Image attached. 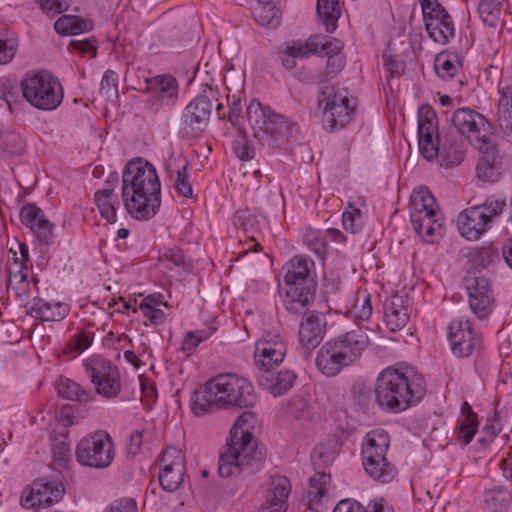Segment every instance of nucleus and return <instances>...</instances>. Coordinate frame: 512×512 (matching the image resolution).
<instances>
[{
  "label": "nucleus",
  "instance_id": "de8ad7c7",
  "mask_svg": "<svg viewBox=\"0 0 512 512\" xmlns=\"http://www.w3.org/2000/svg\"><path fill=\"white\" fill-rule=\"evenodd\" d=\"M331 476L325 472H316L309 481L307 490V500L310 504L319 503L327 493V484L330 482Z\"/></svg>",
  "mask_w": 512,
  "mask_h": 512
},
{
  "label": "nucleus",
  "instance_id": "f3484780",
  "mask_svg": "<svg viewBox=\"0 0 512 512\" xmlns=\"http://www.w3.org/2000/svg\"><path fill=\"white\" fill-rule=\"evenodd\" d=\"M159 482L164 490L173 492L183 482L184 456L176 447H168L162 454Z\"/></svg>",
  "mask_w": 512,
  "mask_h": 512
},
{
  "label": "nucleus",
  "instance_id": "864d4df0",
  "mask_svg": "<svg viewBox=\"0 0 512 512\" xmlns=\"http://www.w3.org/2000/svg\"><path fill=\"white\" fill-rule=\"evenodd\" d=\"M335 458V447L325 443L317 445L311 454V461L316 468H324L331 465Z\"/></svg>",
  "mask_w": 512,
  "mask_h": 512
},
{
  "label": "nucleus",
  "instance_id": "3c124183",
  "mask_svg": "<svg viewBox=\"0 0 512 512\" xmlns=\"http://www.w3.org/2000/svg\"><path fill=\"white\" fill-rule=\"evenodd\" d=\"M460 65L457 57L451 54L440 53L435 60V71L442 79H451L459 71Z\"/></svg>",
  "mask_w": 512,
  "mask_h": 512
},
{
  "label": "nucleus",
  "instance_id": "f03ea898",
  "mask_svg": "<svg viewBox=\"0 0 512 512\" xmlns=\"http://www.w3.org/2000/svg\"><path fill=\"white\" fill-rule=\"evenodd\" d=\"M424 394L425 381L413 368L388 367L376 379V401L386 410L403 411L417 404Z\"/></svg>",
  "mask_w": 512,
  "mask_h": 512
},
{
  "label": "nucleus",
  "instance_id": "09e8293b",
  "mask_svg": "<svg viewBox=\"0 0 512 512\" xmlns=\"http://www.w3.org/2000/svg\"><path fill=\"white\" fill-rule=\"evenodd\" d=\"M316 38L310 36L305 42L292 41L286 44L284 48V56L296 59L308 58L312 54L317 53Z\"/></svg>",
  "mask_w": 512,
  "mask_h": 512
},
{
  "label": "nucleus",
  "instance_id": "20e7f679",
  "mask_svg": "<svg viewBox=\"0 0 512 512\" xmlns=\"http://www.w3.org/2000/svg\"><path fill=\"white\" fill-rule=\"evenodd\" d=\"M252 417L244 413L237 418L231 431L227 450L220 455L219 474L228 478L244 470L253 472L259 468L263 461V453L257 447V442L248 430L242 428L247 418Z\"/></svg>",
  "mask_w": 512,
  "mask_h": 512
},
{
  "label": "nucleus",
  "instance_id": "7c9ffc66",
  "mask_svg": "<svg viewBox=\"0 0 512 512\" xmlns=\"http://www.w3.org/2000/svg\"><path fill=\"white\" fill-rule=\"evenodd\" d=\"M362 460L365 471L376 480L387 483L396 475V470L387 460L386 455L376 457L374 454L364 452Z\"/></svg>",
  "mask_w": 512,
  "mask_h": 512
},
{
  "label": "nucleus",
  "instance_id": "2f4dec72",
  "mask_svg": "<svg viewBox=\"0 0 512 512\" xmlns=\"http://www.w3.org/2000/svg\"><path fill=\"white\" fill-rule=\"evenodd\" d=\"M283 303L293 313H302L313 301V292L308 285H285Z\"/></svg>",
  "mask_w": 512,
  "mask_h": 512
},
{
  "label": "nucleus",
  "instance_id": "f704fd0d",
  "mask_svg": "<svg viewBox=\"0 0 512 512\" xmlns=\"http://www.w3.org/2000/svg\"><path fill=\"white\" fill-rule=\"evenodd\" d=\"M9 296H13L26 308L31 294V287L28 280L27 267H18V270L10 269L9 283L7 288Z\"/></svg>",
  "mask_w": 512,
  "mask_h": 512
},
{
  "label": "nucleus",
  "instance_id": "9b49d317",
  "mask_svg": "<svg viewBox=\"0 0 512 512\" xmlns=\"http://www.w3.org/2000/svg\"><path fill=\"white\" fill-rule=\"evenodd\" d=\"M214 106L218 112L222 109V104L218 102V92L209 88L185 107L182 115L183 130L192 135L204 131Z\"/></svg>",
  "mask_w": 512,
  "mask_h": 512
},
{
  "label": "nucleus",
  "instance_id": "13d9d810",
  "mask_svg": "<svg viewBox=\"0 0 512 512\" xmlns=\"http://www.w3.org/2000/svg\"><path fill=\"white\" fill-rule=\"evenodd\" d=\"M478 429V421L474 420L473 416L469 419H462L459 421V428L457 438L464 445H468L474 438Z\"/></svg>",
  "mask_w": 512,
  "mask_h": 512
},
{
  "label": "nucleus",
  "instance_id": "e2e57ef3",
  "mask_svg": "<svg viewBox=\"0 0 512 512\" xmlns=\"http://www.w3.org/2000/svg\"><path fill=\"white\" fill-rule=\"evenodd\" d=\"M287 410L293 417L301 418L309 414L310 405L304 397L294 396L289 400Z\"/></svg>",
  "mask_w": 512,
  "mask_h": 512
},
{
  "label": "nucleus",
  "instance_id": "a18cd8bd",
  "mask_svg": "<svg viewBox=\"0 0 512 512\" xmlns=\"http://www.w3.org/2000/svg\"><path fill=\"white\" fill-rule=\"evenodd\" d=\"M349 101L351 100L348 97L347 90L333 84L323 85L318 99L319 106L322 107V109L331 108Z\"/></svg>",
  "mask_w": 512,
  "mask_h": 512
},
{
  "label": "nucleus",
  "instance_id": "603ef678",
  "mask_svg": "<svg viewBox=\"0 0 512 512\" xmlns=\"http://www.w3.org/2000/svg\"><path fill=\"white\" fill-rule=\"evenodd\" d=\"M343 228L351 233L357 234L364 227V217L359 208L350 205L342 213Z\"/></svg>",
  "mask_w": 512,
  "mask_h": 512
},
{
  "label": "nucleus",
  "instance_id": "ddd939ff",
  "mask_svg": "<svg viewBox=\"0 0 512 512\" xmlns=\"http://www.w3.org/2000/svg\"><path fill=\"white\" fill-rule=\"evenodd\" d=\"M84 369L98 395L111 399L120 394V374L109 361L93 359L84 363Z\"/></svg>",
  "mask_w": 512,
  "mask_h": 512
},
{
  "label": "nucleus",
  "instance_id": "0e129e2a",
  "mask_svg": "<svg viewBox=\"0 0 512 512\" xmlns=\"http://www.w3.org/2000/svg\"><path fill=\"white\" fill-rule=\"evenodd\" d=\"M174 187L178 194L184 197H192L193 189L187 173V165L177 171V178Z\"/></svg>",
  "mask_w": 512,
  "mask_h": 512
},
{
  "label": "nucleus",
  "instance_id": "052dcab7",
  "mask_svg": "<svg viewBox=\"0 0 512 512\" xmlns=\"http://www.w3.org/2000/svg\"><path fill=\"white\" fill-rule=\"evenodd\" d=\"M505 206L506 201L504 199H495L491 197L487 198L481 205H476L475 207H481V210L486 213L490 225L492 219L500 215Z\"/></svg>",
  "mask_w": 512,
  "mask_h": 512
},
{
  "label": "nucleus",
  "instance_id": "6e6552de",
  "mask_svg": "<svg viewBox=\"0 0 512 512\" xmlns=\"http://www.w3.org/2000/svg\"><path fill=\"white\" fill-rule=\"evenodd\" d=\"M78 463L85 467L104 469L109 467L115 456V447L110 435L102 430L82 438L76 446Z\"/></svg>",
  "mask_w": 512,
  "mask_h": 512
},
{
  "label": "nucleus",
  "instance_id": "0eeeda50",
  "mask_svg": "<svg viewBox=\"0 0 512 512\" xmlns=\"http://www.w3.org/2000/svg\"><path fill=\"white\" fill-rule=\"evenodd\" d=\"M211 391L216 392L218 407L247 408L257 401L253 384L245 377L235 373L219 374L210 379Z\"/></svg>",
  "mask_w": 512,
  "mask_h": 512
},
{
  "label": "nucleus",
  "instance_id": "dca6fc26",
  "mask_svg": "<svg viewBox=\"0 0 512 512\" xmlns=\"http://www.w3.org/2000/svg\"><path fill=\"white\" fill-rule=\"evenodd\" d=\"M147 92L150 94L148 108L158 113L164 107L171 108L178 98V82L170 75H158L147 80Z\"/></svg>",
  "mask_w": 512,
  "mask_h": 512
},
{
  "label": "nucleus",
  "instance_id": "ea45409f",
  "mask_svg": "<svg viewBox=\"0 0 512 512\" xmlns=\"http://www.w3.org/2000/svg\"><path fill=\"white\" fill-rule=\"evenodd\" d=\"M57 391L63 398L70 401L85 403L92 401L94 398V395L84 389L80 384L64 377L59 379L57 383Z\"/></svg>",
  "mask_w": 512,
  "mask_h": 512
},
{
  "label": "nucleus",
  "instance_id": "39448f33",
  "mask_svg": "<svg viewBox=\"0 0 512 512\" xmlns=\"http://www.w3.org/2000/svg\"><path fill=\"white\" fill-rule=\"evenodd\" d=\"M247 120L253 136L267 145L283 142L298 130L290 118L263 106L256 99L251 100L247 107Z\"/></svg>",
  "mask_w": 512,
  "mask_h": 512
},
{
  "label": "nucleus",
  "instance_id": "8fccbe9b",
  "mask_svg": "<svg viewBox=\"0 0 512 512\" xmlns=\"http://www.w3.org/2000/svg\"><path fill=\"white\" fill-rule=\"evenodd\" d=\"M24 148L25 142L17 132L9 128L0 129L1 150L12 155H17L21 154Z\"/></svg>",
  "mask_w": 512,
  "mask_h": 512
},
{
  "label": "nucleus",
  "instance_id": "cd10ccee",
  "mask_svg": "<svg viewBox=\"0 0 512 512\" xmlns=\"http://www.w3.org/2000/svg\"><path fill=\"white\" fill-rule=\"evenodd\" d=\"M296 374L291 370L272 371V369L261 370L258 376L259 385L273 396L285 394L293 386Z\"/></svg>",
  "mask_w": 512,
  "mask_h": 512
},
{
  "label": "nucleus",
  "instance_id": "79ce46f5",
  "mask_svg": "<svg viewBox=\"0 0 512 512\" xmlns=\"http://www.w3.org/2000/svg\"><path fill=\"white\" fill-rule=\"evenodd\" d=\"M255 20L268 28H276L280 24L279 10L270 0L257 3L253 8Z\"/></svg>",
  "mask_w": 512,
  "mask_h": 512
},
{
  "label": "nucleus",
  "instance_id": "412c9836",
  "mask_svg": "<svg viewBox=\"0 0 512 512\" xmlns=\"http://www.w3.org/2000/svg\"><path fill=\"white\" fill-rule=\"evenodd\" d=\"M118 184L119 176L116 172H112L106 178L104 187L97 190L94 194V202L101 217L110 224L117 222V211L120 207V201L115 188Z\"/></svg>",
  "mask_w": 512,
  "mask_h": 512
},
{
  "label": "nucleus",
  "instance_id": "e433bc0d",
  "mask_svg": "<svg viewBox=\"0 0 512 512\" xmlns=\"http://www.w3.org/2000/svg\"><path fill=\"white\" fill-rule=\"evenodd\" d=\"M353 110L354 104L351 101L323 108V121L331 130L343 128L350 122Z\"/></svg>",
  "mask_w": 512,
  "mask_h": 512
},
{
  "label": "nucleus",
  "instance_id": "680f3d73",
  "mask_svg": "<svg viewBox=\"0 0 512 512\" xmlns=\"http://www.w3.org/2000/svg\"><path fill=\"white\" fill-rule=\"evenodd\" d=\"M101 92L107 98L117 97L118 94V75L112 71L107 70L101 80Z\"/></svg>",
  "mask_w": 512,
  "mask_h": 512
},
{
  "label": "nucleus",
  "instance_id": "aec40b11",
  "mask_svg": "<svg viewBox=\"0 0 512 512\" xmlns=\"http://www.w3.org/2000/svg\"><path fill=\"white\" fill-rule=\"evenodd\" d=\"M468 303L472 313L480 320L486 319L494 308V295L490 282L484 277H476L468 286Z\"/></svg>",
  "mask_w": 512,
  "mask_h": 512
},
{
  "label": "nucleus",
  "instance_id": "774afa93",
  "mask_svg": "<svg viewBox=\"0 0 512 512\" xmlns=\"http://www.w3.org/2000/svg\"><path fill=\"white\" fill-rule=\"evenodd\" d=\"M103 512H138V508L133 499H121L114 502Z\"/></svg>",
  "mask_w": 512,
  "mask_h": 512
},
{
  "label": "nucleus",
  "instance_id": "4c0bfd02",
  "mask_svg": "<svg viewBox=\"0 0 512 512\" xmlns=\"http://www.w3.org/2000/svg\"><path fill=\"white\" fill-rule=\"evenodd\" d=\"M317 14L326 31L334 32L341 16L339 0H317Z\"/></svg>",
  "mask_w": 512,
  "mask_h": 512
},
{
  "label": "nucleus",
  "instance_id": "a19ab883",
  "mask_svg": "<svg viewBox=\"0 0 512 512\" xmlns=\"http://www.w3.org/2000/svg\"><path fill=\"white\" fill-rule=\"evenodd\" d=\"M389 435L384 430H373L366 434L362 443L361 453L369 452L376 457L386 455L389 447Z\"/></svg>",
  "mask_w": 512,
  "mask_h": 512
},
{
  "label": "nucleus",
  "instance_id": "4d7b16f0",
  "mask_svg": "<svg viewBox=\"0 0 512 512\" xmlns=\"http://www.w3.org/2000/svg\"><path fill=\"white\" fill-rule=\"evenodd\" d=\"M216 331V328L209 327L207 329L190 331L187 333L183 340L182 349L188 354L192 353L197 346L210 338V336Z\"/></svg>",
  "mask_w": 512,
  "mask_h": 512
},
{
  "label": "nucleus",
  "instance_id": "b1692460",
  "mask_svg": "<svg viewBox=\"0 0 512 512\" xmlns=\"http://www.w3.org/2000/svg\"><path fill=\"white\" fill-rule=\"evenodd\" d=\"M290 493L291 483L289 479L282 475L273 476L266 501L261 508L262 512H286L287 499Z\"/></svg>",
  "mask_w": 512,
  "mask_h": 512
},
{
  "label": "nucleus",
  "instance_id": "58836bf2",
  "mask_svg": "<svg viewBox=\"0 0 512 512\" xmlns=\"http://www.w3.org/2000/svg\"><path fill=\"white\" fill-rule=\"evenodd\" d=\"M511 499V493L503 486H495L484 492V504L488 512H505Z\"/></svg>",
  "mask_w": 512,
  "mask_h": 512
},
{
  "label": "nucleus",
  "instance_id": "1a4fd4ad",
  "mask_svg": "<svg viewBox=\"0 0 512 512\" xmlns=\"http://www.w3.org/2000/svg\"><path fill=\"white\" fill-rule=\"evenodd\" d=\"M410 220L413 229L422 230V221L427 220L426 233L442 234L444 220L435 197L426 187L415 189L409 202Z\"/></svg>",
  "mask_w": 512,
  "mask_h": 512
},
{
  "label": "nucleus",
  "instance_id": "c85d7f7f",
  "mask_svg": "<svg viewBox=\"0 0 512 512\" xmlns=\"http://www.w3.org/2000/svg\"><path fill=\"white\" fill-rule=\"evenodd\" d=\"M482 156L476 167L478 180L484 183H494L501 177V159L496 149V141L493 140L491 149L478 150Z\"/></svg>",
  "mask_w": 512,
  "mask_h": 512
},
{
  "label": "nucleus",
  "instance_id": "9d476101",
  "mask_svg": "<svg viewBox=\"0 0 512 512\" xmlns=\"http://www.w3.org/2000/svg\"><path fill=\"white\" fill-rule=\"evenodd\" d=\"M454 127L477 150L491 149L496 136L492 125L478 112L468 108L458 109L452 116Z\"/></svg>",
  "mask_w": 512,
  "mask_h": 512
},
{
  "label": "nucleus",
  "instance_id": "49530a36",
  "mask_svg": "<svg viewBox=\"0 0 512 512\" xmlns=\"http://www.w3.org/2000/svg\"><path fill=\"white\" fill-rule=\"evenodd\" d=\"M503 0H480L478 4L479 18L489 27H497Z\"/></svg>",
  "mask_w": 512,
  "mask_h": 512
},
{
  "label": "nucleus",
  "instance_id": "5fc2aeb1",
  "mask_svg": "<svg viewBox=\"0 0 512 512\" xmlns=\"http://www.w3.org/2000/svg\"><path fill=\"white\" fill-rule=\"evenodd\" d=\"M17 47V40L6 29L0 28V64L3 65L12 61Z\"/></svg>",
  "mask_w": 512,
  "mask_h": 512
},
{
  "label": "nucleus",
  "instance_id": "72a5a7b5",
  "mask_svg": "<svg viewBox=\"0 0 512 512\" xmlns=\"http://www.w3.org/2000/svg\"><path fill=\"white\" fill-rule=\"evenodd\" d=\"M212 383L207 381L203 387L194 391L191 396V411L195 416H203L219 409L216 392L211 391Z\"/></svg>",
  "mask_w": 512,
  "mask_h": 512
},
{
  "label": "nucleus",
  "instance_id": "5701e85b",
  "mask_svg": "<svg viewBox=\"0 0 512 512\" xmlns=\"http://www.w3.org/2000/svg\"><path fill=\"white\" fill-rule=\"evenodd\" d=\"M458 230L469 241L478 240L489 228V219L481 207H469L457 217Z\"/></svg>",
  "mask_w": 512,
  "mask_h": 512
},
{
  "label": "nucleus",
  "instance_id": "4be33fe9",
  "mask_svg": "<svg viewBox=\"0 0 512 512\" xmlns=\"http://www.w3.org/2000/svg\"><path fill=\"white\" fill-rule=\"evenodd\" d=\"M325 323L321 316L315 312L306 313L300 322L299 344L305 356H309L323 340Z\"/></svg>",
  "mask_w": 512,
  "mask_h": 512
},
{
  "label": "nucleus",
  "instance_id": "bf43d9fd",
  "mask_svg": "<svg viewBox=\"0 0 512 512\" xmlns=\"http://www.w3.org/2000/svg\"><path fill=\"white\" fill-rule=\"evenodd\" d=\"M355 317L360 320H368L372 314L371 296L364 292L359 295L354 304Z\"/></svg>",
  "mask_w": 512,
  "mask_h": 512
},
{
  "label": "nucleus",
  "instance_id": "6e6d98bb",
  "mask_svg": "<svg viewBox=\"0 0 512 512\" xmlns=\"http://www.w3.org/2000/svg\"><path fill=\"white\" fill-rule=\"evenodd\" d=\"M303 241L317 256L324 257L326 255L328 244L319 231L307 229L303 235Z\"/></svg>",
  "mask_w": 512,
  "mask_h": 512
},
{
  "label": "nucleus",
  "instance_id": "a878e982",
  "mask_svg": "<svg viewBox=\"0 0 512 512\" xmlns=\"http://www.w3.org/2000/svg\"><path fill=\"white\" fill-rule=\"evenodd\" d=\"M20 219L41 242L47 243L51 239L53 226L36 205L24 206L20 211Z\"/></svg>",
  "mask_w": 512,
  "mask_h": 512
},
{
  "label": "nucleus",
  "instance_id": "c756f323",
  "mask_svg": "<svg viewBox=\"0 0 512 512\" xmlns=\"http://www.w3.org/2000/svg\"><path fill=\"white\" fill-rule=\"evenodd\" d=\"M26 311L42 321H59L68 315L69 307L62 302L50 303L41 298H34L31 303L26 304Z\"/></svg>",
  "mask_w": 512,
  "mask_h": 512
},
{
  "label": "nucleus",
  "instance_id": "c03bdc74",
  "mask_svg": "<svg viewBox=\"0 0 512 512\" xmlns=\"http://www.w3.org/2000/svg\"><path fill=\"white\" fill-rule=\"evenodd\" d=\"M313 38H316L317 42V53L322 54L329 58V65L338 62V66H343V60L339 56L340 51L342 50V43L336 38L327 37V36H319L313 35Z\"/></svg>",
  "mask_w": 512,
  "mask_h": 512
},
{
  "label": "nucleus",
  "instance_id": "37998d69",
  "mask_svg": "<svg viewBox=\"0 0 512 512\" xmlns=\"http://www.w3.org/2000/svg\"><path fill=\"white\" fill-rule=\"evenodd\" d=\"M54 28L62 35H78L90 30L91 24L78 16L64 15L55 22Z\"/></svg>",
  "mask_w": 512,
  "mask_h": 512
},
{
  "label": "nucleus",
  "instance_id": "2eb2a0df",
  "mask_svg": "<svg viewBox=\"0 0 512 512\" xmlns=\"http://www.w3.org/2000/svg\"><path fill=\"white\" fill-rule=\"evenodd\" d=\"M65 493V488L59 480H35L29 491L21 497L24 508H46L59 502Z\"/></svg>",
  "mask_w": 512,
  "mask_h": 512
},
{
  "label": "nucleus",
  "instance_id": "6ab92c4d",
  "mask_svg": "<svg viewBox=\"0 0 512 512\" xmlns=\"http://www.w3.org/2000/svg\"><path fill=\"white\" fill-rule=\"evenodd\" d=\"M348 366L356 363L370 344L369 337L361 328L350 330L330 339Z\"/></svg>",
  "mask_w": 512,
  "mask_h": 512
},
{
  "label": "nucleus",
  "instance_id": "a211bd4d",
  "mask_svg": "<svg viewBox=\"0 0 512 512\" xmlns=\"http://www.w3.org/2000/svg\"><path fill=\"white\" fill-rule=\"evenodd\" d=\"M448 340L452 352L458 357L470 356L480 343L471 323L462 318L454 319L449 324Z\"/></svg>",
  "mask_w": 512,
  "mask_h": 512
},
{
  "label": "nucleus",
  "instance_id": "f257e3e1",
  "mask_svg": "<svg viewBox=\"0 0 512 512\" xmlns=\"http://www.w3.org/2000/svg\"><path fill=\"white\" fill-rule=\"evenodd\" d=\"M121 198L127 213L149 220L161 205V183L155 167L141 158L130 160L122 173Z\"/></svg>",
  "mask_w": 512,
  "mask_h": 512
},
{
  "label": "nucleus",
  "instance_id": "f8f14e48",
  "mask_svg": "<svg viewBox=\"0 0 512 512\" xmlns=\"http://www.w3.org/2000/svg\"><path fill=\"white\" fill-rule=\"evenodd\" d=\"M419 1L429 37L438 44H447L455 36V24L451 15L438 0Z\"/></svg>",
  "mask_w": 512,
  "mask_h": 512
},
{
  "label": "nucleus",
  "instance_id": "473e14b6",
  "mask_svg": "<svg viewBox=\"0 0 512 512\" xmlns=\"http://www.w3.org/2000/svg\"><path fill=\"white\" fill-rule=\"evenodd\" d=\"M384 318L388 328L393 332L406 326L409 314L401 296L395 295L385 302Z\"/></svg>",
  "mask_w": 512,
  "mask_h": 512
},
{
  "label": "nucleus",
  "instance_id": "423d86ee",
  "mask_svg": "<svg viewBox=\"0 0 512 512\" xmlns=\"http://www.w3.org/2000/svg\"><path fill=\"white\" fill-rule=\"evenodd\" d=\"M25 100L40 110H54L63 100V88L56 76L48 71L27 73L21 81Z\"/></svg>",
  "mask_w": 512,
  "mask_h": 512
},
{
  "label": "nucleus",
  "instance_id": "69168bd1",
  "mask_svg": "<svg viewBox=\"0 0 512 512\" xmlns=\"http://www.w3.org/2000/svg\"><path fill=\"white\" fill-rule=\"evenodd\" d=\"M233 149L236 156L242 161L252 159L255 154L254 147L245 137H240L239 139L235 140L233 143Z\"/></svg>",
  "mask_w": 512,
  "mask_h": 512
},
{
  "label": "nucleus",
  "instance_id": "4468645a",
  "mask_svg": "<svg viewBox=\"0 0 512 512\" xmlns=\"http://www.w3.org/2000/svg\"><path fill=\"white\" fill-rule=\"evenodd\" d=\"M287 344L283 337L274 331H265L255 343L254 363L260 370L272 369L283 362Z\"/></svg>",
  "mask_w": 512,
  "mask_h": 512
},
{
  "label": "nucleus",
  "instance_id": "338daca9",
  "mask_svg": "<svg viewBox=\"0 0 512 512\" xmlns=\"http://www.w3.org/2000/svg\"><path fill=\"white\" fill-rule=\"evenodd\" d=\"M473 257L482 267H487L498 258V253L492 247H481L474 251Z\"/></svg>",
  "mask_w": 512,
  "mask_h": 512
},
{
  "label": "nucleus",
  "instance_id": "c9c22d12",
  "mask_svg": "<svg viewBox=\"0 0 512 512\" xmlns=\"http://www.w3.org/2000/svg\"><path fill=\"white\" fill-rule=\"evenodd\" d=\"M314 262L302 256H295L287 264L284 276L285 285H308V279Z\"/></svg>",
  "mask_w": 512,
  "mask_h": 512
},
{
  "label": "nucleus",
  "instance_id": "393cba45",
  "mask_svg": "<svg viewBox=\"0 0 512 512\" xmlns=\"http://www.w3.org/2000/svg\"><path fill=\"white\" fill-rule=\"evenodd\" d=\"M497 121L505 136L512 142V80L501 78L498 84Z\"/></svg>",
  "mask_w": 512,
  "mask_h": 512
},
{
  "label": "nucleus",
  "instance_id": "7ed1b4c3",
  "mask_svg": "<svg viewBox=\"0 0 512 512\" xmlns=\"http://www.w3.org/2000/svg\"><path fill=\"white\" fill-rule=\"evenodd\" d=\"M418 144L426 160L432 161L439 156L441 165L447 167L460 164L465 155L464 141L460 136L439 138L436 113L427 105L418 111Z\"/></svg>",
  "mask_w": 512,
  "mask_h": 512
},
{
  "label": "nucleus",
  "instance_id": "bb28decb",
  "mask_svg": "<svg viewBox=\"0 0 512 512\" xmlns=\"http://www.w3.org/2000/svg\"><path fill=\"white\" fill-rule=\"evenodd\" d=\"M315 365L318 371L326 377L337 376L348 364L331 341L325 342L317 351Z\"/></svg>",
  "mask_w": 512,
  "mask_h": 512
}]
</instances>
